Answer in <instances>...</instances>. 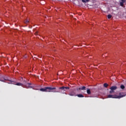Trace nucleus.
I'll return each instance as SVG.
<instances>
[{
	"mask_svg": "<svg viewBox=\"0 0 126 126\" xmlns=\"http://www.w3.org/2000/svg\"><path fill=\"white\" fill-rule=\"evenodd\" d=\"M56 87L52 88L50 87H47L45 88L40 89V91H42L43 92H54V93L60 92L59 91H54L56 90Z\"/></svg>",
	"mask_w": 126,
	"mask_h": 126,
	"instance_id": "1",
	"label": "nucleus"
},
{
	"mask_svg": "<svg viewBox=\"0 0 126 126\" xmlns=\"http://www.w3.org/2000/svg\"><path fill=\"white\" fill-rule=\"evenodd\" d=\"M59 89L60 90H61V92H63V94H65V95H67V94H66V93L64 92V91H65V90H69V87H61L59 88Z\"/></svg>",
	"mask_w": 126,
	"mask_h": 126,
	"instance_id": "2",
	"label": "nucleus"
},
{
	"mask_svg": "<svg viewBox=\"0 0 126 126\" xmlns=\"http://www.w3.org/2000/svg\"><path fill=\"white\" fill-rule=\"evenodd\" d=\"M119 96L116 95V98H123V97H125V96H126V94L124 93H120L119 94Z\"/></svg>",
	"mask_w": 126,
	"mask_h": 126,
	"instance_id": "3",
	"label": "nucleus"
},
{
	"mask_svg": "<svg viewBox=\"0 0 126 126\" xmlns=\"http://www.w3.org/2000/svg\"><path fill=\"white\" fill-rule=\"evenodd\" d=\"M69 96H76V93L74 91H72L68 94Z\"/></svg>",
	"mask_w": 126,
	"mask_h": 126,
	"instance_id": "4",
	"label": "nucleus"
},
{
	"mask_svg": "<svg viewBox=\"0 0 126 126\" xmlns=\"http://www.w3.org/2000/svg\"><path fill=\"white\" fill-rule=\"evenodd\" d=\"M107 98H117V95L109 94V95H107Z\"/></svg>",
	"mask_w": 126,
	"mask_h": 126,
	"instance_id": "5",
	"label": "nucleus"
},
{
	"mask_svg": "<svg viewBox=\"0 0 126 126\" xmlns=\"http://www.w3.org/2000/svg\"><path fill=\"white\" fill-rule=\"evenodd\" d=\"M77 90H82L83 91H85V90H86V87L83 86L80 87L79 89H77Z\"/></svg>",
	"mask_w": 126,
	"mask_h": 126,
	"instance_id": "6",
	"label": "nucleus"
},
{
	"mask_svg": "<svg viewBox=\"0 0 126 126\" xmlns=\"http://www.w3.org/2000/svg\"><path fill=\"white\" fill-rule=\"evenodd\" d=\"M116 89H118V87L117 86H112L110 88V90H112L114 91V90H116Z\"/></svg>",
	"mask_w": 126,
	"mask_h": 126,
	"instance_id": "7",
	"label": "nucleus"
},
{
	"mask_svg": "<svg viewBox=\"0 0 126 126\" xmlns=\"http://www.w3.org/2000/svg\"><path fill=\"white\" fill-rule=\"evenodd\" d=\"M120 5L121 6H124V3L126 2V0H121Z\"/></svg>",
	"mask_w": 126,
	"mask_h": 126,
	"instance_id": "8",
	"label": "nucleus"
},
{
	"mask_svg": "<svg viewBox=\"0 0 126 126\" xmlns=\"http://www.w3.org/2000/svg\"><path fill=\"white\" fill-rule=\"evenodd\" d=\"M31 85V83H27L26 86H27V88H32V87L30 86Z\"/></svg>",
	"mask_w": 126,
	"mask_h": 126,
	"instance_id": "9",
	"label": "nucleus"
},
{
	"mask_svg": "<svg viewBox=\"0 0 126 126\" xmlns=\"http://www.w3.org/2000/svg\"><path fill=\"white\" fill-rule=\"evenodd\" d=\"M76 96H77V97L79 98H83L84 97V95H83L82 94H76Z\"/></svg>",
	"mask_w": 126,
	"mask_h": 126,
	"instance_id": "10",
	"label": "nucleus"
},
{
	"mask_svg": "<svg viewBox=\"0 0 126 126\" xmlns=\"http://www.w3.org/2000/svg\"><path fill=\"white\" fill-rule=\"evenodd\" d=\"M87 93L88 95H90V94H91V91L90 90V89H87Z\"/></svg>",
	"mask_w": 126,
	"mask_h": 126,
	"instance_id": "11",
	"label": "nucleus"
},
{
	"mask_svg": "<svg viewBox=\"0 0 126 126\" xmlns=\"http://www.w3.org/2000/svg\"><path fill=\"white\" fill-rule=\"evenodd\" d=\"M82 2H89L90 0H82Z\"/></svg>",
	"mask_w": 126,
	"mask_h": 126,
	"instance_id": "12",
	"label": "nucleus"
},
{
	"mask_svg": "<svg viewBox=\"0 0 126 126\" xmlns=\"http://www.w3.org/2000/svg\"><path fill=\"white\" fill-rule=\"evenodd\" d=\"M16 85H17L18 86H22L23 84L20 83H17L16 84Z\"/></svg>",
	"mask_w": 126,
	"mask_h": 126,
	"instance_id": "13",
	"label": "nucleus"
},
{
	"mask_svg": "<svg viewBox=\"0 0 126 126\" xmlns=\"http://www.w3.org/2000/svg\"><path fill=\"white\" fill-rule=\"evenodd\" d=\"M29 22V20H25L24 21V23H25L26 24H28Z\"/></svg>",
	"mask_w": 126,
	"mask_h": 126,
	"instance_id": "14",
	"label": "nucleus"
},
{
	"mask_svg": "<svg viewBox=\"0 0 126 126\" xmlns=\"http://www.w3.org/2000/svg\"><path fill=\"white\" fill-rule=\"evenodd\" d=\"M104 87L107 88L108 86H109V85L107 83H104L103 85Z\"/></svg>",
	"mask_w": 126,
	"mask_h": 126,
	"instance_id": "15",
	"label": "nucleus"
},
{
	"mask_svg": "<svg viewBox=\"0 0 126 126\" xmlns=\"http://www.w3.org/2000/svg\"><path fill=\"white\" fill-rule=\"evenodd\" d=\"M120 88H121V89H125V87L124 85H122L120 86Z\"/></svg>",
	"mask_w": 126,
	"mask_h": 126,
	"instance_id": "16",
	"label": "nucleus"
},
{
	"mask_svg": "<svg viewBox=\"0 0 126 126\" xmlns=\"http://www.w3.org/2000/svg\"><path fill=\"white\" fill-rule=\"evenodd\" d=\"M107 18H108V19H111V18H112V16L111 15H107Z\"/></svg>",
	"mask_w": 126,
	"mask_h": 126,
	"instance_id": "17",
	"label": "nucleus"
},
{
	"mask_svg": "<svg viewBox=\"0 0 126 126\" xmlns=\"http://www.w3.org/2000/svg\"><path fill=\"white\" fill-rule=\"evenodd\" d=\"M114 92H115V91H113L112 90H111L109 92L110 94H112V93H114Z\"/></svg>",
	"mask_w": 126,
	"mask_h": 126,
	"instance_id": "18",
	"label": "nucleus"
},
{
	"mask_svg": "<svg viewBox=\"0 0 126 126\" xmlns=\"http://www.w3.org/2000/svg\"><path fill=\"white\" fill-rule=\"evenodd\" d=\"M35 35H38V32H36L35 33Z\"/></svg>",
	"mask_w": 126,
	"mask_h": 126,
	"instance_id": "19",
	"label": "nucleus"
},
{
	"mask_svg": "<svg viewBox=\"0 0 126 126\" xmlns=\"http://www.w3.org/2000/svg\"><path fill=\"white\" fill-rule=\"evenodd\" d=\"M0 81H2V82H3V80H1V79L0 78Z\"/></svg>",
	"mask_w": 126,
	"mask_h": 126,
	"instance_id": "20",
	"label": "nucleus"
},
{
	"mask_svg": "<svg viewBox=\"0 0 126 126\" xmlns=\"http://www.w3.org/2000/svg\"><path fill=\"white\" fill-rule=\"evenodd\" d=\"M24 58H27V56H24Z\"/></svg>",
	"mask_w": 126,
	"mask_h": 126,
	"instance_id": "21",
	"label": "nucleus"
}]
</instances>
